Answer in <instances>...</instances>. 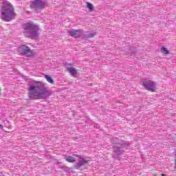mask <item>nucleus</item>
<instances>
[{
	"instance_id": "1",
	"label": "nucleus",
	"mask_w": 176,
	"mask_h": 176,
	"mask_svg": "<svg viewBox=\"0 0 176 176\" xmlns=\"http://www.w3.org/2000/svg\"><path fill=\"white\" fill-rule=\"evenodd\" d=\"M50 96V91L46 83L35 81L29 87V97L30 100H41L47 98Z\"/></svg>"
},
{
	"instance_id": "2",
	"label": "nucleus",
	"mask_w": 176,
	"mask_h": 176,
	"mask_svg": "<svg viewBox=\"0 0 176 176\" xmlns=\"http://www.w3.org/2000/svg\"><path fill=\"white\" fill-rule=\"evenodd\" d=\"M1 17L3 21H12L16 17L14 8L8 1H4L3 3Z\"/></svg>"
},
{
	"instance_id": "3",
	"label": "nucleus",
	"mask_w": 176,
	"mask_h": 176,
	"mask_svg": "<svg viewBox=\"0 0 176 176\" xmlns=\"http://www.w3.org/2000/svg\"><path fill=\"white\" fill-rule=\"evenodd\" d=\"M23 29V34L26 38H36L39 36V26L34 23H25Z\"/></svg>"
},
{
	"instance_id": "4",
	"label": "nucleus",
	"mask_w": 176,
	"mask_h": 176,
	"mask_svg": "<svg viewBox=\"0 0 176 176\" xmlns=\"http://www.w3.org/2000/svg\"><path fill=\"white\" fill-rule=\"evenodd\" d=\"M30 3V8L36 13H39L41 10H43L46 8V1L45 0H32Z\"/></svg>"
},
{
	"instance_id": "5",
	"label": "nucleus",
	"mask_w": 176,
	"mask_h": 176,
	"mask_svg": "<svg viewBox=\"0 0 176 176\" xmlns=\"http://www.w3.org/2000/svg\"><path fill=\"white\" fill-rule=\"evenodd\" d=\"M142 85L145 88L146 90H148V91H155L156 90V86L157 84L155 82L148 80V79H144L142 81Z\"/></svg>"
},
{
	"instance_id": "6",
	"label": "nucleus",
	"mask_w": 176,
	"mask_h": 176,
	"mask_svg": "<svg viewBox=\"0 0 176 176\" xmlns=\"http://www.w3.org/2000/svg\"><path fill=\"white\" fill-rule=\"evenodd\" d=\"M19 52L22 54V56H25V57H30L32 56V51L28 46L26 45H21L19 47Z\"/></svg>"
},
{
	"instance_id": "7",
	"label": "nucleus",
	"mask_w": 176,
	"mask_h": 176,
	"mask_svg": "<svg viewBox=\"0 0 176 176\" xmlns=\"http://www.w3.org/2000/svg\"><path fill=\"white\" fill-rule=\"evenodd\" d=\"M111 144H117L118 145H120L122 148H129V146H130V143H129V142L120 140L117 138H113L111 140Z\"/></svg>"
},
{
	"instance_id": "8",
	"label": "nucleus",
	"mask_w": 176,
	"mask_h": 176,
	"mask_svg": "<svg viewBox=\"0 0 176 176\" xmlns=\"http://www.w3.org/2000/svg\"><path fill=\"white\" fill-rule=\"evenodd\" d=\"M67 34L69 36H72V38H80V36H83V30L82 29L77 30H69Z\"/></svg>"
},
{
	"instance_id": "9",
	"label": "nucleus",
	"mask_w": 176,
	"mask_h": 176,
	"mask_svg": "<svg viewBox=\"0 0 176 176\" xmlns=\"http://www.w3.org/2000/svg\"><path fill=\"white\" fill-rule=\"evenodd\" d=\"M89 163V160H85L84 158H80V160L75 164L77 168L79 167L83 166L84 164H87Z\"/></svg>"
},
{
	"instance_id": "10",
	"label": "nucleus",
	"mask_w": 176,
	"mask_h": 176,
	"mask_svg": "<svg viewBox=\"0 0 176 176\" xmlns=\"http://www.w3.org/2000/svg\"><path fill=\"white\" fill-rule=\"evenodd\" d=\"M97 32L95 31L87 32L85 33H82V36H84V38H94Z\"/></svg>"
},
{
	"instance_id": "11",
	"label": "nucleus",
	"mask_w": 176,
	"mask_h": 176,
	"mask_svg": "<svg viewBox=\"0 0 176 176\" xmlns=\"http://www.w3.org/2000/svg\"><path fill=\"white\" fill-rule=\"evenodd\" d=\"M113 151L116 155H122L124 153V149L122 146H113Z\"/></svg>"
},
{
	"instance_id": "12",
	"label": "nucleus",
	"mask_w": 176,
	"mask_h": 176,
	"mask_svg": "<svg viewBox=\"0 0 176 176\" xmlns=\"http://www.w3.org/2000/svg\"><path fill=\"white\" fill-rule=\"evenodd\" d=\"M67 71L74 76V78H78V72L75 68L71 67H67Z\"/></svg>"
},
{
	"instance_id": "13",
	"label": "nucleus",
	"mask_w": 176,
	"mask_h": 176,
	"mask_svg": "<svg viewBox=\"0 0 176 176\" xmlns=\"http://www.w3.org/2000/svg\"><path fill=\"white\" fill-rule=\"evenodd\" d=\"M66 162H67L68 163H74V162H76V159L75 157H72V156H67L65 157Z\"/></svg>"
},
{
	"instance_id": "14",
	"label": "nucleus",
	"mask_w": 176,
	"mask_h": 176,
	"mask_svg": "<svg viewBox=\"0 0 176 176\" xmlns=\"http://www.w3.org/2000/svg\"><path fill=\"white\" fill-rule=\"evenodd\" d=\"M45 78L46 80L49 82V83H51V85H54V80H53V78H52V77H50V76L45 75Z\"/></svg>"
},
{
	"instance_id": "15",
	"label": "nucleus",
	"mask_w": 176,
	"mask_h": 176,
	"mask_svg": "<svg viewBox=\"0 0 176 176\" xmlns=\"http://www.w3.org/2000/svg\"><path fill=\"white\" fill-rule=\"evenodd\" d=\"M161 53H164V54H168L170 52L167 50V48H166L165 47H162L161 48Z\"/></svg>"
},
{
	"instance_id": "16",
	"label": "nucleus",
	"mask_w": 176,
	"mask_h": 176,
	"mask_svg": "<svg viewBox=\"0 0 176 176\" xmlns=\"http://www.w3.org/2000/svg\"><path fill=\"white\" fill-rule=\"evenodd\" d=\"M87 6L88 8V9H89V10H93V5L91 4V3H87Z\"/></svg>"
},
{
	"instance_id": "17",
	"label": "nucleus",
	"mask_w": 176,
	"mask_h": 176,
	"mask_svg": "<svg viewBox=\"0 0 176 176\" xmlns=\"http://www.w3.org/2000/svg\"><path fill=\"white\" fill-rule=\"evenodd\" d=\"M0 129H3V125L0 124Z\"/></svg>"
},
{
	"instance_id": "18",
	"label": "nucleus",
	"mask_w": 176,
	"mask_h": 176,
	"mask_svg": "<svg viewBox=\"0 0 176 176\" xmlns=\"http://www.w3.org/2000/svg\"><path fill=\"white\" fill-rule=\"evenodd\" d=\"M162 176H166L164 173L161 174Z\"/></svg>"
}]
</instances>
